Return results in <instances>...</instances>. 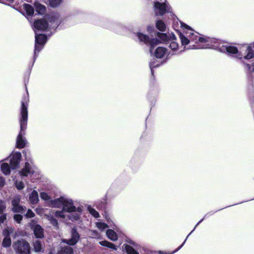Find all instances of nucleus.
<instances>
[{
    "instance_id": "f257e3e1",
    "label": "nucleus",
    "mask_w": 254,
    "mask_h": 254,
    "mask_svg": "<svg viewBox=\"0 0 254 254\" xmlns=\"http://www.w3.org/2000/svg\"><path fill=\"white\" fill-rule=\"evenodd\" d=\"M181 26L188 29L190 31L189 33L190 40V41H194L196 43H200L196 46H195L193 48L194 49H207V48H214L218 49L221 52H227L229 54L232 55L233 57L238 58L242 61L245 64L246 67L249 69L250 71H254V63L250 65L249 64H247L246 62L249 61V59H245L243 58V55L241 52L243 48L245 45L241 47L238 50L236 47L231 46H227L222 45L217 40L214 39L210 38H202L198 36L197 33L194 34L191 33L192 30L190 27L187 24L181 22ZM188 33H187L188 34Z\"/></svg>"
},
{
    "instance_id": "f03ea898",
    "label": "nucleus",
    "mask_w": 254,
    "mask_h": 254,
    "mask_svg": "<svg viewBox=\"0 0 254 254\" xmlns=\"http://www.w3.org/2000/svg\"><path fill=\"white\" fill-rule=\"evenodd\" d=\"M27 102L28 99L25 98L21 103L20 118L19 122L20 125V131L17 136L16 140V145L18 148H22L25 147L26 141L23 136L24 135V131L26 128L28 118L27 111Z\"/></svg>"
},
{
    "instance_id": "7ed1b4c3",
    "label": "nucleus",
    "mask_w": 254,
    "mask_h": 254,
    "mask_svg": "<svg viewBox=\"0 0 254 254\" xmlns=\"http://www.w3.org/2000/svg\"><path fill=\"white\" fill-rule=\"evenodd\" d=\"M63 209L62 211H57L55 212V216L58 218L65 219L67 216L66 212L72 213L71 215L68 216L69 219L71 220H77L79 218V212L81 208H76L73 204V201L69 198H66L64 203Z\"/></svg>"
},
{
    "instance_id": "20e7f679",
    "label": "nucleus",
    "mask_w": 254,
    "mask_h": 254,
    "mask_svg": "<svg viewBox=\"0 0 254 254\" xmlns=\"http://www.w3.org/2000/svg\"><path fill=\"white\" fill-rule=\"evenodd\" d=\"M137 36L140 41L143 42L146 44H149L150 46V53L152 54L153 53V48L160 44L161 42L157 39H152L150 40L148 36L141 33H138ZM167 53V49L165 48L159 47H158L154 52V56L157 58H162Z\"/></svg>"
},
{
    "instance_id": "39448f33",
    "label": "nucleus",
    "mask_w": 254,
    "mask_h": 254,
    "mask_svg": "<svg viewBox=\"0 0 254 254\" xmlns=\"http://www.w3.org/2000/svg\"><path fill=\"white\" fill-rule=\"evenodd\" d=\"M162 2H154V11L157 15H162L166 12L170 11L171 7L167 2L166 0H160Z\"/></svg>"
},
{
    "instance_id": "423d86ee",
    "label": "nucleus",
    "mask_w": 254,
    "mask_h": 254,
    "mask_svg": "<svg viewBox=\"0 0 254 254\" xmlns=\"http://www.w3.org/2000/svg\"><path fill=\"white\" fill-rule=\"evenodd\" d=\"M13 248L16 253L19 254H30V245L24 240L15 243Z\"/></svg>"
},
{
    "instance_id": "0eeeda50",
    "label": "nucleus",
    "mask_w": 254,
    "mask_h": 254,
    "mask_svg": "<svg viewBox=\"0 0 254 254\" xmlns=\"http://www.w3.org/2000/svg\"><path fill=\"white\" fill-rule=\"evenodd\" d=\"M47 40V37L44 34H37L35 32V45L34 57L36 56L37 52H39L43 48Z\"/></svg>"
},
{
    "instance_id": "6e6552de",
    "label": "nucleus",
    "mask_w": 254,
    "mask_h": 254,
    "mask_svg": "<svg viewBox=\"0 0 254 254\" xmlns=\"http://www.w3.org/2000/svg\"><path fill=\"white\" fill-rule=\"evenodd\" d=\"M243 58L249 59V61L254 58V42L246 45L242 49L241 52Z\"/></svg>"
},
{
    "instance_id": "1a4fd4ad",
    "label": "nucleus",
    "mask_w": 254,
    "mask_h": 254,
    "mask_svg": "<svg viewBox=\"0 0 254 254\" xmlns=\"http://www.w3.org/2000/svg\"><path fill=\"white\" fill-rule=\"evenodd\" d=\"M21 158V154L20 152L13 153L10 156V164L12 168L15 169L18 167Z\"/></svg>"
},
{
    "instance_id": "9d476101",
    "label": "nucleus",
    "mask_w": 254,
    "mask_h": 254,
    "mask_svg": "<svg viewBox=\"0 0 254 254\" xmlns=\"http://www.w3.org/2000/svg\"><path fill=\"white\" fill-rule=\"evenodd\" d=\"M33 25L35 29L44 31L49 27V23L45 19H39L35 21Z\"/></svg>"
},
{
    "instance_id": "9b49d317",
    "label": "nucleus",
    "mask_w": 254,
    "mask_h": 254,
    "mask_svg": "<svg viewBox=\"0 0 254 254\" xmlns=\"http://www.w3.org/2000/svg\"><path fill=\"white\" fill-rule=\"evenodd\" d=\"M65 199L66 198L64 197H61L59 198L50 200L49 201V205L52 207H63Z\"/></svg>"
},
{
    "instance_id": "f8f14e48",
    "label": "nucleus",
    "mask_w": 254,
    "mask_h": 254,
    "mask_svg": "<svg viewBox=\"0 0 254 254\" xmlns=\"http://www.w3.org/2000/svg\"><path fill=\"white\" fill-rule=\"evenodd\" d=\"M79 238V236L77 232L74 229H72L71 231V238L68 240L64 239L63 242L69 245H73L77 242Z\"/></svg>"
},
{
    "instance_id": "ddd939ff",
    "label": "nucleus",
    "mask_w": 254,
    "mask_h": 254,
    "mask_svg": "<svg viewBox=\"0 0 254 254\" xmlns=\"http://www.w3.org/2000/svg\"><path fill=\"white\" fill-rule=\"evenodd\" d=\"M34 170L28 162H26L24 168L20 172L21 176H28L34 173Z\"/></svg>"
},
{
    "instance_id": "4468645a",
    "label": "nucleus",
    "mask_w": 254,
    "mask_h": 254,
    "mask_svg": "<svg viewBox=\"0 0 254 254\" xmlns=\"http://www.w3.org/2000/svg\"><path fill=\"white\" fill-rule=\"evenodd\" d=\"M3 233L5 237L3 240L2 246L4 247H9L11 245V240L8 236L10 233L9 230L5 229L3 230Z\"/></svg>"
},
{
    "instance_id": "2eb2a0df",
    "label": "nucleus",
    "mask_w": 254,
    "mask_h": 254,
    "mask_svg": "<svg viewBox=\"0 0 254 254\" xmlns=\"http://www.w3.org/2000/svg\"><path fill=\"white\" fill-rule=\"evenodd\" d=\"M34 233L37 238H42L44 237L43 229L39 225H36L35 226Z\"/></svg>"
},
{
    "instance_id": "dca6fc26",
    "label": "nucleus",
    "mask_w": 254,
    "mask_h": 254,
    "mask_svg": "<svg viewBox=\"0 0 254 254\" xmlns=\"http://www.w3.org/2000/svg\"><path fill=\"white\" fill-rule=\"evenodd\" d=\"M47 19L50 23V26L52 28H55L58 26V20L56 15H52L51 16H49Z\"/></svg>"
},
{
    "instance_id": "f3484780",
    "label": "nucleus",
    "mask_w": 254,
    "mask_h": 254,
    "mask_svg": "<svg viewBox=\"0 0 254 254\" xmlns=\"http://www.w3.org/2000/svg\"><path fill=\"white\" fill-rule=\"evenodd\" d=\"M29 200L32 204H36L38 202L39 200L38 194L36 190H33L30 194Z\"/></svg>"
},
{
    "instance_id": "a211bd4d",
    "label": "nucleus",
    "mask_w": 254,
    "mask_h": 254,
    "mask_svg": "<svg viewBox=\"0 0 254 254\" xmlns=\"http://www.w3.org/2000/svg\"><path fill=\"white\" fill-rule=\"evenodd\" d=\"M106 235L108 238L113 241H115L118 239L117 235L112 230H108L106 232Z\"/></svg>"
},
{
    "instance_id": "6ab92c4d",
    "label": "nucleus",
    "mask_w": 254,
    "mask_h": 254,
    "mask_svg": "<svg viewBox=\"0 0 254 254\" xmlns=\"http://www.w3.org/2000/svg\"><path fill=\"white\" fill-rule=\"evenodd\" d=\"M35 9L37 12L40 14H44L46 12V7L40 3L35 4Z\"/></svg>"
},
{
    "instance_id": "aec40b11",
    "label": "nucleus",
    "mask_w": 254,
    "mask_h": 254,
    "mask_svg": "<svg viewBox=\"0 0 254 254\" xmlns=\"http://www.w3.org/2000/svg\"><path fill=\"white\" fill-rule=\"evenodd\" d=\"M24 10L29 16L32 15L34 13V8L28 4H24L23 5Z\"/></svg>"
},
{
    "instance_id": "412c9836",
    "label": "nucleus",
    "mask_w": 254,
    "mask_h": 254,
    "mask_svg": "<svg viewBox=\"0 0 254 254\" xmlns=\"http://www.w3.org/2000/svg\"><path fill=\"white\" fill-rule=\"evenodd\" d=\"M123 249L127 254H139L133 248L128 245H124Z\"/></svg>"
},
{
    "instance_id": "4be33fe9",
    "label": "nucleus",
    "mask_w": 254,
    "mask_h": 254,
    "mask_svg": "<svg viewBox=\"0 0 254 254\" xmlns=\"http://www.w3.org/2000/svg\"><path fill=\"white\" fill-rule=\"evenodd\" d=\"M33 246L35 252H40L42 250V245L39 240H36L33 242Z\"/></svg>"
},
{
    "instance_id": "5701e85b",
    "label": "nucleus",
    "mask_w": 254,
    "mask_h": 254,
    "mask_svg": "<svg viewBox=\"0 0 254 254\" xmlns=\"http://www.w3.org/2000/svg\"><path fill=\"white\" fill-rule=\"evenodd\" d=\"M72 250L69 246H65L62 248L59 252V254H72Z\"/></svg>"
},
{
    "instance_id": "b1692460",
    "label": "nucleus",
    "mask_w": 254,
    "mask_h": 254,
    "mask_svg": "<svg viewBox=\"0 0 254 254\" xmlns=\"http://www.w3.org/2000/svg\"><path fill=\"white\" fill-rule=\"evenodd\" d=\"M100 244L103 246L107 247L109 248L112 249L114 250H117L116 246L113 243L106 241H101L99 242Z\"/></svg>"
},
{
    "instance_id": "393cba45",
    "label": "nucleus",
    "mask_w": 254,
    "mask_h": 254,
    "mask_svg": "<svg viewBox=\"0 0 254 254\" xmlns=\"http://www.w3.org/2000/svg\"><path fill=\"white\" fill-rule=\"evenodd\" d=\"M1 170L2 173L5 175H8L10 174V168L7 163H2L1 167Z\"/></svg>"
},
{
    "instance_id": "a878e982",
    "label": "nucleus",
    "mask_w": 254,
    "mask_h": 254,
    "mask_svg": "<svg viewBox=\"0 0 254 254\" xmlns=\"http://www.w3.org/2000/svg\"><path fill=\"white\" fill-rule=\"evenodd\" d=\"M25 210L26 207L20 205L19 204L12 207V210L14 212H20L22 213Z\"/></svg>"
},
{
    "instance_id": "bb28decb",
    "label": "nucleus",
    "mask_w": 254,
    "mask_h": 254,
    "mask_svg": "<svg viewBox=\"0 0 254 254\" xmlns=\"http://www.w3.org/2000/svg\"><path fill=\"white\" fill-rule=\"evenodd\" d=\"M157 28L161 31H164L166 29V25L164 22L162 20H158L157 21L156 24Z\"/></svg>"
},
{
    "instance_id": "cd10ccee",
    "label": "nucleus",
    "mask_w": 254,
    "mask_h": 254,
    "mask_svg": "<svg viewBox=\"0 0 254 254\" xmlns=\"http://www.w3.org/2000/svg\"><path fill=\"white\" fill-rule=\"evenodd\" d=\"M63 0H49V5L52 7H57L60 5Z\"/></svg>"
},
{
    "instance_id": "c85d7f7f",
    "label": "nucleus",
    "mask_w": 254,
    "mask_h": 254,
    "mask_svg": "<svg viewBox=\"0 0 254 254\" xmlns=\"http://www.w3.org/2000/svg\"><path fill=\"white\" fill-rule=\"evenodd\" d=\"M188 36L187 35L186 36L183 35V34L180 35V37L182 41V44L183 45H188L190 42V39H189L188 38Z\"/></svg>"
},
{
    "instance_id": "c756f323",
    "label": "nucleus",
    "mask_w": 254,
    "mask_h": 254,
    "mask_svg": "<svg viewBox=\"0 0 254 254\" xmlns=\"http://www.w3.org/2000/svg\"><path fill=\"white\" fill-rule=\"evenodd\" d=\"M96 227L101 231H103L108 227L107 224L103 222H97L96 223Z\"/></svg>"
},
{
    "instance_id": "7c9ffc66",
    "label": "nucleus",
    "mask_w": 254,
    "mask_h": 254,
    "mask_svg": "<svg viewBox=\"0 0 254 254\" xmlns=\"http://www.w3.org/2000/svg\"><path fill=\"white\" fill-rule=\"evenodd\" d=\"M178 44L174 39L170 42V48L173 51H176L178 48Z\"/></svg>"
},
{
    "instance_id": "2f4dec72",
    "label": "nucleus",
    "mask_w": 254,
    "mask_h": 254,
    "mask_svg": "<svg viewBox=\"0 0 254 254\" xmlns=\"http://www.w3.org/2000/svg\"><path fill=\"white\" fill-rule=\"evenodd\" d=\"M158 37L162 40V42H165L168 41V37L165 33H158Z\"/></svg>"
},
{
    "instance_id": "473e14b6",
    "label": "nucleus",
    "mask_w": 254,
    "mask_h": 254,
    "mask_svg": "<svg viewBox=\"0 0 254 254\" xmlns=\"http://www.w3.org/2000/svg\"><path fill=\"white\" fill-rule=\"evenodd\" d=\"M15 186L16 188L19 190H22L24 188V185L22 181H17L15 182Z\"/></svg>"
},
{
    "instance_id": "72a5a7b5",
    "label": "nucleus",
    "mask_w": 254,
    "mask_h": 254,
    "mask_svg": "<svg viewBox=\"0 0 254 254\" xmlns=\"http://www.w3.org/2000/svg\"><path fill=\"white\" fill-rule=\"evenodd\" d=\"M40 197L42 199L45 200H49L51 198L48 194L45 192H42L40 193Z\"/></svg>"
},
{
    "instance_id": "f704fd0d",
    "label": "nucleus",
    "mask_w": 254,
    "mask_h": 254,
    "mask_svg": "<svg viewBox=\"0 0 254 254\" xmlns=\"http://www.w3.org/2000/svg\"><path fill=\"white\" fill-rule=\"evenodd\" d=\"M88 210L90 212V213L95 218H98L99 216V214L98 212L95 210L94 209L92 208L91 207L88 208Z\"/></svg>"
},
{
    "instance_id": "c9c22d12",
    "label": "nucleus",
    "mask_w": 254,
    "mask_h": 254,
    "mask_svg": "<svg viewBox=\"0 0 254 254\" xmlns=\"http://www.w3.org/2000/svg\"><path fill=\"white\" fill-rule=\"evenodd\" d=\"M20 197L18 195L16 196L12 201V206L17 205L19 204Z\"/></svg>"
},
{
    "instance_id": "e433bc0d",
    "label": "nucleus",
    "mask_w": 254,
    "mask_h": 254,
    "mask_svg": "<svg viewBox=\"0 0 254 254\" xmlns=\"http://www.w3.org/2000/svg\"><path fill=\"white\" fill-rule=\"evenodd\" d=\"M48 220H49L50 223L52 224H53V225L54 226H55V227L58 226V223L57 220L55 218H54L52 217L48 216Z\"/></svg>"
},
{
    "instance_id": "4c0bfd02",
    "label": "nucleus",
    "mask_w": 254,
    "mask_h": 254,
    "mask_svg": "<svg viewBox=\"0 0 254 254\" xmlns=\"http://www.w3.org/2000/svg\"><path fill=\"white\" fill-rule=\"evenodd\" d=\"M6 205L5 203L2 201L0 200V214L3 212V211L5 209Z\"/></svg>"
},
{
    "instance_id": "58836bf2",
    "label": "nucleus",
    "mask_w": 254,
    "mask_h": 254,
    "mask_svg": "<svg viewBox=\"0 0 254 254\" xmlns=\"http://www.w3.org/2000/svg\"><path fill=\"white\" fill-rule=\"evenodd\" d=\"M14 219L17 223H19L22 219V216L20 214H15L14 216Z\"/></svg>"
},
{
    "instance_id": "ea45409f",
    "label": "nucleus",
    "mask_w": 254,
    "mask_h": 254,
    "mask_svg": "<svg viewBox=\"0 0 254 254\" xmlns=\"http://www.w3.org/2000/svg\"><path fill=\"white\" fill-rule=\"evenodd\" d=\"M35 216V214L34 213V212L30 209H28V210L27 211L26 214V216L27 217V218H32L33 217H34Z\"/></svg>"
},
{
    "instance_id": "a19ab883",
    "label": "nucleus",
    "mask_w": 254,
    "mask_h": 254,
    "mask_svg": "<svg viewBox=\"0 0 254 254\" xmlns=\"http://www.w3.org/2000/svg\"><path fill=\"white\" fill-rule=\"evenodd\" d=\"M5 184L4 179L2 177L0 176V188H2L5 185Z\"/></svg>"
},
{
    "instance_id": "79ce46f5",
    "label": "nucleus",
    "mask_w": 254,
    "mask_h": 254,
    "mask_svg": "<svg viewBox=\"0 0 254 254\" xmlns=\"http://www.w3.org/2000/svg\"><path fill=\"white\" fill-rule=\"evenodd\" d=\"M91 232L92 233L91 234L92 237L98 238L99 237V234L96 231H93Z\"/></svg>"
},
{
    "instance_id": "37998d69",
    "label": "nucleus",
    "mask_w": 254,
    "mask_h": 254,
    "mask_svg": "<svg viewBox=\"0 0 254 254\" xmlns=\"http://www.w3.org/2000/svg\"><path fill=\"white\" fill-rule=\"evenodd\" d=\"M23 154H24L25 155V160H27V161H30V158L29 157V156L27 155V151H24L23 152Z\"/></svg>"
},
{
    "instance_id": "c03bdc74",
    "label": "nucleus",
    "mask_w": 254,
    "mask_h": 254,
    "mask_svg": "<svg viewBox=\"0 0 254 254\" xmlns=\"http://www.w3.org/2000/svg\"><path fill=\"white\" fill-rule=\"evenodd\" d=\"M6 219V216L5 215H2L0 216V221L3 222Z\"/></svg>"
},
{
    "instance_id": "a18cd8bd",
    "label": "nucleus",
    "mask_w": 254,
    "mask_h": 254,
    "mask_svg": "<svg viewBox=\"0 0 254 254\" xmlns=\"http://www.w3.org/2000/svg\"><path fill=\"white\" fill-rule=\"evenodd\" d=\"M13 1V0H3L2 1H1V2H9V3H11ZM0 2H1V0H0Z\"/></svg>"
},
{
    "instance_id": "49530a36",
    "label": "nucleus",
    "mask_w": 254,
    "mask_h": 254,
    "mask_svg": "<svg viewBox=\"0 0 254 254\" xmlns=\"http://www.w3.org/2000/svg\"><path fill=\"white\" fill-rule=\"evenodd\" d=\"M154 29L153 27V26H149L148 27V29H147V31L149 32H151V31H152L153 30V29Z\"/></svg>"
},
{
    "instance_id": "de8ad7c7",
    "label": "nucleus",
    "mask_w": 254,
    "mask_h": 254,
    "mask_svg": "<svg viewBox=\"0 0 254 254\" xmlns=\"http://www.w3.org/2000/svg\"><path fill=\"white\" fill-rule=\"evenodd\" d=\"M186 240L187 239L185 240V241H184V242L182 244V245L181 246H180V247L178 248V250H179L180 249H181L183 246L184 245V244H185V242L186 241Z\"/></svg>"
},
{
    "instance_id": "09e8293b",
    "label": "nucleus",
    "mask_w": 254,
    "mask_h": 254,
    "mask_svg": "<svg viewBox=\"0 0 254 254\" xmlns=\"http://www.w3.org/2000/svg\"><path fill=\"white\" fill-rule=\"evenodd\" d=\"M202 221V220H200V221H199L198 222V223L196 224V226H197L199 223H200Z\"/></svg>"
},
{
    "instance_id": "8fccbe9b",
    "label": "nucleus",
    "mask_w": 254,
    "mask_h": 254,
    "mask_svg": "<svg viewBox=\"0 0 254 254\" xmlns=\"http://www.w3.org/2000/svg\"><path fill=\"white\" fill-rule=\"evenodd\" d=\"M191 232H192V231H191L190 233H189V235L187 236V238L189 237V236L190 235V234H191Z\"/></svg>"
},
{
    "instance_id": "3c124183",
    "label": "nucleus",
    "mask_w": 254,
    "mask_h": 254,
    "mask_svg": "<svg viewBox=\"0 0 254 254\" xmlns=\"http://www.w3.org/2000/svg\"><path fill=\"white\" fill-rule=\"evenodd\" d=\"M150 68L152 69V65H150Z\"/></svg>"
}]
</instances>
